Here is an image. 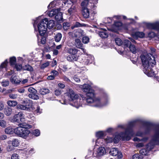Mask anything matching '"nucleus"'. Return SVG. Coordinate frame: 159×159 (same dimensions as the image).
<instances>
[{"instance_id": "f257e3e1", "label": "nucleus", "mask_w": 159, "mask_h": 159, "mask_svg": "<svg viewBox=\"0 0 159 159\" xmlns=\"http://www.w3.org/2000/svg\"><path fill=\"white\" fill-rule=\"evenodd\" d=\"M137 122H140L145 127V133L146 134H150L152 127H155L154 134L152 137L150 142L147 144L145 148L142 149L139 151L140 153L142 155H148L149 151L154 148L155 145H159V124L155 125L150 122L140 121L139 120L130 121L128 123L125 132L121 134L122 137L125 139L129 140L131 137L133 135L134 133L133 128Z\"/></svg>"}, {"instance_id": "f03ea898", "label": "nucleus", "mask_w": 159, "mask_h": 159, "mask_svg": "<svg viewBox=\"0 0 159 159\" xmlns=\"http://www.w3.org/2000/svg\"><path fill=\"white\" fill-rule=\"evenodd\" d=\"M82 91L86 93V97L83 95L81 96L82 99H80L81 102L83 101L84 104L93 107H101L106 106L109 103L108 96L106 93L103 94L101 98H95L94 91L91 86L88 84H84L82 86Z\"/></svg>"}, {"instance_id": "7ed1b4c3", "label": "nucleus", "mask_w": 159, "mask_h": 159, "mask_svg": "<svg viewBox=\"0 0 159 159\" xmlns=\"http://www.w3.org/2000/svg\"><path fill=\"white\" fill-rule=\"evenodd\" d=\"M140 58L143 67V71L148 76L152 77L155 75V73L152 68L156 65L155 57L150 53L145 55L142 54Z\"/></svg>"}, {"instance_id": "20e7f679", "label": "nucleus", "mask_w": 159, "mask_h": 159, "mask_svg": "<svg viewBox=\"0 0 159 159\" xmlns=\"http://www.w3.org/2000/svg\"><path fill=\"white\" fill-rule=\"evenodd\" d=\"M55 25L53 20L48 21V19L45 18L39 22L38 20L34 21L33 26L35 31H38L41 36H43L46 33L47 28L50 29L53 28Z\"/></svg>"}, {"instance_id": "39448f33", "label": "nucleus", "mask_w": 159, "mask_h": 159, "mask_svg": "<svg viewBox=\"0 0 159 159\" xmlns=\"http://www.w3.org/2000/svg\"><path fill=\"white\" fill-rule=\"evenodd\" d=\"M19 127L16 128L15 134L17 136L26 139L31 135V132L28 128H31L32 125H26L23 123H20Z\"/></svg>"}, {"instance_id": "423d86ee", "label": "nucleus", "mask_w": 159, "mask_h": 159, "mask_svg": "<svg viewBox=\"0 0 159 159\" xmlns=\"http://www.w3.org/2000/svg\"><path fill=\"white\" fill-rule=\"evenodd\" d=\"M66 95L70 101H74L75 105L77 106V107H76L77 108H78L80 106H82L84 104L83 101L81 102L82 101L80 100V99H82V98H79L80 96L75 93L72 89H69L66 93Z\"/></svg>"}, {"instance_id": "0eeeda50", "label": "nucleus", "mask_w": 159, "mask_h": 159, "mask_svg": "<svg viewBox=\"0 0 159 159\" xmlns=\"http://www.w3.org/2000/svg\"><path fill=\"white\" fill-rule=\"evenodd\" d=\"M21 104H19L16 107L17 109L22 110H28L32 106L33 102L28 98L25 99L21 102Z\"/></svg>"}, {"instance_id": "6e6552de", "label": "nucleus", "mask_w": 159, "mask_h": 159, "mask_svg": "<svg viewBox=\"0 0 159 159\" xmlns=\"http://www.w3.org/2000/svg\"><path fill=\"white\" fill-rule=\"evenodd\" d=\"M13 120L14 122L17 123H19L21 121H24L25 120L24 115L22 112H19L14 116Z\"/></svg>"}, {"instance_id": "1a4fd4ad", "label": "nucleus", "mask_w": 159, "mask_h": 159, "mask_svg": "<svg viewBox=\"0 0 159 159\" xmlns=\"http://www.w3.org/2000/svg\"><path fill=\"white\" fill-rule=\"evenodd\" d=\"M146 25L149 28L156 30L159 32V22H157L154 23H148Z\"/></svg>"}, {"instance_id": "9d476101", "label": "nucleus", "mask_w": 159, "mask_h": 159, "mask_svg": "<svg viewBox=\"0 0 159 159\" xmlns=\"http://www.w3.org/2000/svg\"><path fill=\"white\" fill-rule=\"evenodd\" d=\"M78 33H80L81 36H83L82 39V41L83 43L87 44L89 41V38L86 36H84V32L82 30H80L78 31Z\"/></svg>"}, {"instance_id": "9b49d317", "label": "nucleus", "mask_w": 159, "mask_h": 159, "mask_svg": "<svg viewBox=\"0 0 159 159\" xmlns=\"http://www.w3.org/2000/svg\"><path fill=\"white\" fill-rule=\"evenodd\" d=\"M86 59H85L83 62V64L84 65H88L89 64L91 63L93 60L94 57L91 55L87 56Z\"/></svg>"}, {"instance_id": "f8f14e48", "label": "nucleus", "mask_w": 159, "mask_h": 159, "mask_svg": "<svg viewBox=\"0 0 159 159\" xmlns=\"http://www.w3.org/2000/svg\"><path fill=\"white\" fill-rule=\"evenodd\" d=\"M106 150L103 147H100L99 148L97 151V156H101L103 155L106 153Z\"/></svg>"}, {"instance_id": "ddd939ff", "label": "nucleus", "mask_w": 159, "mask_h": 159, "mask_svg": "<svg viewBox=\"0 0 159 159\" xmlns=\"http://www.w3.org/2000/svg\"><path fill=\"white\" fill-rule=\"evenodd\" d=\"M16 75H13L11 76L10 80L12 84L18 85L20 84L21 81L18 79L16 80Z\"/></svg>"}, {"instance_id": "4468645a", "label": "nucleus", "mask_w": 159, "mask_h": 159, "mask_svg": "<svg viewBox=\"0 0 159 159\" xmlns=\"http://www.w3.org/2000/svg\"><path fill=\"white\" fill-rule=\"evenodd\" d=\"M81 13L83 17L85 18H88L89 17V10L88 8L81 10Z\"/></svg>"}, {"instance_id": "2eb2a0df", "label": "nucleus", "mask_w": 159, "mask_h": 159, "mask_svg": "<svg viewBox=\"0 0 159 159\" xmlns=\"http://www.w3.org/2000/svg\"><path fill=\"white\" fill-rule=\"evenodd\" d=\"M99 36L102 38H107L108 36L107 31L105 29H103L99 32Z\"/></svg>"}, {"instance_id": "dca6fc26", "label": "nucleus", "mask_w": 159, "mask_h": 159, "mask_svg": "<svg viewBox=\"0 0 159 159\" xmlns=\"http://www.w3.org/2000/svg\"><path fill=\"white\" fill-rule=\"evenodd\" d=\"M145 34L143 32H136L133 34V37L136 39L138 38H142L144 37Z\"/></svg>"}, {"instance_id": "f3484780", "label": "nucleus", "mask_w": 159, "mask_h": 159, "mask_svg": "<svg viewBox=\"0 0 159 159\" xmlns=\"http://www.w3.org/2000/svg\"><path fill=\"white\" fill-rule=\"evenodd\" d=\"M75 45L77 48L80 49H83V44L80 39H77L75 40Z\"/></svg>"}, {"instance_id": "a211bd4d", "label": "nucleus", "mask_w": 159, "mask_h": 159, "mask_svg": "<svg viewBox=\"0 0 159 159\" xmlns=\"http://www.w3.org/2000/svg\"><path fill=\"white\" fill-rule=\"evenodd\" d=\"M55 19L58 22H60L61 21H62L63 18L62 13L61 12H58L55 16Z\"/></svg>"}, {"instance_id": "6ab92c4d", "label": "nucleus", "mask_w": 159, "mask_h": 159, "mask_svg": "<svg viewBox=\"0 0 159 159\" xmlns=\"http://www.w3.org/2000/svg\"><path fill=\"white\" fill-rule=\"evenodd\" d=\"M130 45H131L130 41L128 39H125L123 42L122 46L125 49L127 48H129Z\"/></svg>"}, {"instance_id": "aec40b11", "label": "nucleus", "mask_w": 159, "mask_h": 159, "mask_svg": "<svg viewBox=\"0 0 159 159\" xmlns=\"http://www.w3.org/2000/svg\"><path fill=\"white\" fill-rule=\"evenodd\" d=\"M118 150L117 148H112L110 150L109 154L113 156H116L118 154Z\"/></svg>"}, {"instance_id": "412c9836", "label": "nucleus", "mask_w": 159, "mask_h": 159, "mask_svg": "<svg viewBox=\"0 0 159 159\" xmlns=\"http://www.w3.org/2000/svg\"><path fill=\"white\" fill-rule=\"evenodd\" d=\"M15 130L16 128L14 129L11 127H8L5 129V132L6 134H12L13 133H15Z\"/></svg>"}, {"instance_id": "4be33fe9", "label": "nucleus", "mask_w": 159, "mask_h": 159, "mask_svg": "<svg viewBox=\"0 0 159 159\" xmlns=\"http://www.w3.org/2000/svg\"><path fill=\"white\" fill-rule=\"evenodd\" d=\"M76 12V8L75 6H72L68 10V12L70 15H73Z\"/></svg>"}, {"instance_id": "5701e85b", "label": "nucleus", "mask_w": 159, "mask_h": 159, "mask_svg": "<svg viewBox=\"0 0 159 159\" xmlns=\"http://www.w3.org/2000/svg\"><path fill=\"white\" fill-rule=\"evenodd\" d=\"M78 51L77 49L74 48H70L68 49L67 50V52L70 55H76Z\"/></svg>"}, {"instance_id": "b1692460", "label": "nucleus", "mask_w": 159, "mask_h": 159, "mask_svg": "<svg viewBox=\"0 0 159 159\" xmlns=\"http://www.w3.org/2000/svg\"><path fill=\"white\" fill-rule=\"evenodd\" d=\"M78 59V57L76 55H70L67 57V61H76Z\"/></svg>"}, {"instance_id": "393cba45", "label": "nucleus", "mask_w": 159, "mask_h": 159, "mask_svg": "<svg viewBox=\"0 0 159 159\" xmlns=\"http://www.w3.org/2000/svg\"><path fill=\"white\" fill-rule=\"evenodd\" d=\"M86 25L84 24H81L78 22H76L74 25L71 26V28L72 29H73L75 28L85 27L86 26Z\"/></svg>"}, {"instance_id": "a878e982", "label": "nucleus", "mask_w": 159, "mask_h": 159, "mask_svg": "<svg viewBox=\"0 0 159 159\" xmlns=\"http://www.w3.org/2000/svg\"><path fill=\"white\" fill-rule=\"evenodd\" d=\"M50 91L48 89L42 88L39 91V93L42 95H44L49 93Z\"/></svg>"}, {"instance_id": "bb28decb", "label": "nucleus", "mask_w": 159, "mask_h": 159, "mask_svg": "<svg viewBox=\"0 0 159 159\" xmlns=\"http://www.w3.org/2000/svg\"><path fill=\"white\" fill-rule=\"evenodd\" d=\"M59 11V10L58 9H53L50 11L49 13H48V15L49 17H52L56 15Z\"/></svg>"}, {"instance_id": "cd10ccee", "label": "nucleus", "mask_w": 159, "mask_h": 159, "mask_svg": "<svg viewBox=\"0 0 159 159\" xmlns=\"http://www.w3.org/2000/svg\"><path fill=\"white\" fill-rule=\"evenodd\" d=\"M23 70L29 71H32L33 70V68L30 65L27 64L25 65L23 67Z\"/></svg>"}, {"instance_id": "c85d7f7f", "label": "nucleus", "mask_w": 159, "mask_h": 159, "mask_svg": "<svg viewBox=\"0 0 159 159\" xmlns=\"http://www.w3.org/2000/svg\"><path fill=\"white\" fill-rule=\"evenodd\" d=\"M62 35L60 33H57L54 37L55 41L57 42H58L60 41Z\"/></svg>"}, {"instance_id": "c756f323", "label": "nucleus", "mask_w": 159, "mask_h": 159, "mask_svg": "<svg viewBox=\"0 0 159 159\" xmlns=\"http://www.w3.org/2000/svg\"><path fill=\"white\" fill-rule=\"evenodd\" d=\"M29 98L35 100H37L39 98V96L34 93H30L28 95Z\"/></svg>"}, {"instance_id": "7c9ffc66", "label": "nucleus", "mask_w": 159, "mask_h": 159, "mask_svg": "<svg viewBox=\"0 0 159 159\" xmlns=\"http://www.w3.org/2000/svg\"><path fill=\"white\" fill-rule=\"evenodd\" d=\"M12 111V109L10 107H7L5 109L4 113L7 116H9L10 115Z\"/></svg>"}, {"instance_id": "2f4dec72", "label": "nucleus", "mask_w": 159, "mask_h": 159, "mask_svg": "<svg viewBox=\"0 0 159 159\" xmlns=\"http://www.w3.org/2000/svg\"><path fill=\"white\" fill-rule=\"evenodd\" d=\"M7 104L11 107H14L17 104V101L14 100H9L7 102Z\"/></svg>"}, {"instance_id": "473e14b6", "label": "nucleus", "mask_w": 159, "mask_h": 159, "mask_svg": "<svg viewBox=\"0 0 159 159\" xmlns=\"http://www.w3.org/2000/svg\"><path fill=\"white\" fill-rule=\"evenodd\" d=\"M16 62V58L15 57H12L10 58L9 63L11 66L14 65Z\"/></svg>"}, {"instance_id": "72a5a7b5", "label": "nucleus", "mask_w": 159, "mask_h": 159, "mask_svg": "<svg viewBox=\"0 0 159 159\" xmlns=\"http://www.w3.org/2000/svg\"><path fill=\"white\" fill-rule=\"evenodd\" d=\"M130 51L133 53L135 54L136 53V49L135 45L131 43L129 48Z\"/></svg>"}, {"instance_id": "f704fd0d", "label": "nucleus", "mask_w": 159, "mask_h": 159, "mask_svg": "<svg viewBox=\"0 0 159 159\" xmlns=\"http://www.w3.org/2000/svg\"><path fill=\"white\" fill-rule=\"evenodd\" d=\"M11 144L13 146L17 147L19 145V142L17 139H14L11 141Z\"/></svg>"}, {"instance_id": "c9c22d12", "label": "nucleus", "mask_w": 159, "mask_h": 159, "mask_svg": "<svg viewBox=\"0 0 159 159\" xmlns=\"http://www.w3.org/2000/svg\"><path fill=\"white\" fill-rule=\"evenodd\" d=\"M88 4V2L84 1H83L81 3V10L88 8L87 7V5Z\"/></svg>"}, {"instance_id": "e433bc0d", "label": "nucleus", "mask_w": 159, "mask_h": 159, "mask_svg": "<svg viewBox=\"0 0 159 159\" xmlns=\"http://www.w3.org/2000/svg\"><path fill=\"white\" fill-rule=\"evenodd\" d=\"M32 134L36 136H38L40 135V131L38 129L33 130L31 133Z\"/></svg>"}, {"instance_id": "4c0bfd02", "label": "nucleus", "mask_w": 159, "mask_h": 159, "mask_svg": "<svg viewBox=\"0 0 159 159\" xmlns=\"http://www.w3.org/2000/svg\"><path fill=\"white\" fill-rule=\"evenodd\" d=\"M120 139V136L119 135H116L113 139V142L115 143H118Z\"/></svg>"}, {"instance_id": "58836bf2", "label": "nucleus", "mask_w": 159, "mask_h": 159, "mask_svg": "<svg viewBox=\"0 0 159 159\" xmlns=\"http://www.w3.org/2000/svg\"><path fill=\"white\" fill-rule=\"evenodd\" d=\"M96 136L98 138H102L104 136V134L102 131H100L97 132L96 133Z\"/></svg>"}, {"instance_id": "ea45409f", "label": "nucleus", "mask_w": 159, "mask_h": 159, "mask_svg": "<svg viewBox=\"0 0 159 159\" xmlns=\"http://www.w3.org/2000/svg\"><path fill=\"white\" fill-rule=\"evenodd\" d=\"M143 157L139 154H136L132 157V159H142Z\"/></svg>"}, {"instance_id": "a19ab883", "label": "nucleus", "mask_w": 159, "mask_h": 159, "mask_svg": "<svg viewBox=\"0 0 159 159\" xmlns=\"http://www.w3.org/2000/svg\"><path fill=\"white\" fill-rule=\"evenodd\" d=\"M70 26V24L68 22H64L63 24V27L65 30H67L69 28Z\"/></svg>"}, {"instance_id": "79ce46f5", "label": "nucleus", "mask_w": 159, "mask_h": 159, "mask_svg": "<svg viewBox=\"0 0 159 159\" xmlns=\"http://www.w3.org/2000/svg\"><path fill=\"white\" fill-rule=\"evenodd\" d=\"M15 65V68L17 71H20L23 69V67L21 64H16Z\"/></svg>"}, {"instance_id": "37998d69", "label": "nucleus", "mask_w": 159, "mask_h": 159, "mask_svg": "<svg viewBox=\"0 0 159 159\" xmlns=\"http://www.w3.org/2000/svg\"><path fill=\"white\" fill-rule=\"evenodd\" d=\"M116 44L118 46H122L123 42L119 38H117L115 39Z\"/></svg>"}, {"instance_id": "c03bdc74", "label": "nucleus", "mask_w": 159, "mask_h": 159, "mask_svg": "<svg viewBox=\"0 0 159 159\" xmlns=\"http://www.w3.org/2000/svg\"><path fill=\"white\" fill-rule=\"evenodd\" d=\"M9 83L8 80H3L1 84L3 87H6L9 85Z\"/></svg>"}, {"instance_id": "a18cd8bd", "label": "nucleus", "mask_w": 159, "mask_h": 159, "mask_svg": "<svg viewBox=\"0 0 159 159\" xmlns=\"http://www.w3.org/2000/svg\"><path fill=\"white\" fill-rule=\"evenodd\" d=\"M7 59H6L3 62L1 65L0 67L1 68H4L6 67L8 63Z\"/></svg>"}, {"instance_id": "49530a36", "label": "nucleus", "mask_w": 159, "mask_h": 159, "mask_svg": "<svg viewBox=\"0 0 159 159\" xmlns=\"http://www.w3.org/2000/svg\"><path fill=\"white\" fill-rule=\"evenodd\" d=\"M49 62H46L40 66V68L42 69H43L47 67L49 65Z\"/></svg>"}, {"instance_id": "de8ad7c7", "label": "nucleus", "mask_w": 159, "mask_h": 159, "mask_svg": "<svg viewBox=\"0 0 159 159\" xmlns=\"http://www.w3.org/2000/svg\"><path fill=\"white\" fill-rule=\"evenodd\" d=\"M28 91L29 92L32 93H37V90L32 87L29 88L28 89Z\"/></svg>"}, {"instance_id": "09e8293b", "label": "nucleus", "mask_w": 159, "mask_h": 159, "mask_svg": "<svg viewBox=\"0 0 159 159\" xmlns=\"http://www.w3.org/2000/svg\"><path fill=\"white\" fill-rule=\"evenodd\" d=\"M39 35L41 37V43L42 44H44L46 43V39L45 37H44V35L43 36H41L39 34Z\"/></svg>"}, {"instance_id": "8fccbe9b", "label": "nucleus", "mask_w": 159, "mask_h": 159, "mask_svg": "<svg viewBox=\"0 0 159 159\" xmlns=\"http://www.w3.org/2000/svg\"><path fill=\"white\" fill-rule=\"evenodd\" d=\"M9 97L10 98L14 99L17 98V94L11 93L9 95Z\"/></svg>"}, {"instance_id": "3c124183", "label": "nucleus", "mask_w": 159, "mask_h": 159, "mask_svg": "<svg viewBox=\"0 0 159 159\" xmlns=\"http://www.w3.org/2000/svg\"><path fill=\"white\" fill-rule=\"evenodd\" d=\"M56 1L55 0L51 2L48 7V8H50L54 7L56 4Z\"/></svg>"}, {"instance_id": "603ef678", "label": "nucleus", "mask_w": 159, "mask_h": 159, "mask_svg": "<svg viewBox=\"0 0 159 159\" xmlns=\"http://www.w3.org/2000/svg\"><path fill=\"white\" fill-rule=\"evenodd\" d=\"M6 121L4 120H0V126L2 127H6Z\"/></svg>"}, {"instance_id": "864d4df0", "label": "nucleus", "mask_w": 159, "mask_h": 159, "mask_svg": "<svg viewBox=\"0 0 159 159\" xmlns=\"http://www.w3.org/2000/svg\"><path fill=\"white\" fill-rule=\"evenodd\" d=\"M156 34L153 32H150L148 34V36L151 38H153L156 36Z\"/></svg>"}, {"instance_id": "5fc2aeb1", "label": "nucleus", "mask_w": 159, "mask_h": 159, "mask_svg": "<svg viewBox=\"0 0 159 159\" xmlns=\"http://www.w3.org/2000/svg\"><path fill=\"white\" fill-rule=\"evenodd\" d=\"M11 159H19V157L18 155L16 153H13L11 157Z\"/></svg>"}, {"instance_id": "6e6d98bb", "label": "nucleus", "mask_w": 159, "mask_h": 159, "mask_svg": "<svg viewBox=\"0 0 159 159\" xmlns=\"http://www.w3.org/2000/svg\"><path fill=\"white\" fill-rule=\"evenodd\" d=\"M62 93L61 90L57 89L55 90V95L57 96H58L60 95Z\"/></svg>"}, {"instance_id": "4d7b16f0", "label": "nucleus", "mask_w": 159, "mask_h": 159, "mask_svg": "<svg viewBox=\"0 0 159 159\" xmlns=\"http://www.w3.org/2000/svg\"><path fill=\"white\" fill-rule=\"evenodd\" d=\"M115 26L117 27H119L122 25V23L119 21L115 22L114 24Z\"/></svg>"}, {"instance_id": "13d9d810", "label": "nucleus", "mask_w": 159, "mask_h": 159, "mask_svg": "<svg viewBox=\"0 0 159 159\" xmlns=\"http://www.w3.org/2000/svg\"><path fill=\"white\" fill-rule=\"evenodd\" d=\"M73 79L75 81L77 82H80V78L77 76L75 75L73 77Z\"/></svg>"}, {"instance_id": "bf43d9fd", "label": "nucleus", "mask_w": 159, "mask_h": 159, "mask_svg": "<svg viewBox=\"0 0 159 159\" xmlns=\"http://www.w3.org/2000/svg\"><path fill=\"white\" fill-rule=\"evenodd\" d=\"M63 79L65 81H66L67 82H70V80L65 76H64L63 77Z\"/></svg>"}, {"instance_id": "052dcab7", "label": "nucleus", "mask_w": 159, "mask_h": 159, "mask_svg": "<svg viewBox=\"0 0 159 159\" xmlns=\"http://www.w3.org/2000/svg\"><path fill=\"white\" fill-rule=\"evenodd\" d=\"M117 155V158L118 159H121L123 157L122 154L119 151H118V154Z\"/></svg>"}, {"instance_id": "680f3d73", "label": "nucleus", "mask_w": 159, "mask_h": 159, "mask_svg": "<svg viewBox=\"0 0 159 159\" xmlns=\"http://www.w3.org/2000/svg\"><path fill=\"white\" fill-rule=\"evenodd\" d=\"M13 149V147L11 146H8L7 148V151L8 152L11 151Z\"/></svg>"}, {"instance_id": "e2e57ef3", "label": "nucleus", "mask_w": 159, "mask_h": 159, "mask_svg": "<svg viewBox=\"0 0 159 159\" xmlns=\"http://www.w3.org/2000/svg\"><path fill=\"white\" fill-rule=\"evenodd\" d=\"M144 146V144L143 143H139L137 144L136 146V147L138 148H140Z\"/></svg>"}, {"instance_id": "0e129e2a", "label": "nucleus", "mask_w": 159, "mask_h": 159, "mask_svg": "<svg viewBox=\"0 0 159 159\" xmlns=\"http://www.w3.org/2000/svg\"><path fill=\"white\" fill-rule=\"evenodd\" d=\"M58 86L61 89H63L65 87V84L62 83H59L58 84Z\"/></svg>"}, {"instance_id": "69168bd1", "label": "nucleus", "mask_w": 159, "mask_h": 159, "mask_svg": "<svg viewBox=\"0 0 159 159\" xmlns=\"http://www.w3.org/2000/svg\"><path fill=\"white\" fill-rule=\"evenodd\" d=\"M107 140L108 143H111L113 142V138L107 137Z\"/></svg>"}, {"instance_id": "338daca9", "label": "nucleus", "mask_w": 159, "mask_h": 159, "mask_svg": "<svg viewBox=\"0 0 159 159\" xmlns=\"http://www.w3.org/2000/svg\"><path fill=\"white\" fill-rule=\"evenodd\" d=\"M52 73L53 75H54L53 76H56L57 75H58V71L56 70H53L52 71Z\"/></svg>"}, {"instance_id": "774afa93", "label": "nucleus", "mask_w": 159, "mask_h": 159, "mask_svg": "<svg viewBox=\"0 0 159 159\" xmlns=\"http://www.w3.org/2000/svg\"><path fill=\"white\" fill-rule=\"evenodd\" d=\"M129 41H130V42H131V43H132V44H133V43H136V41L132 38H129Z\"/></svg>"}]
</instances>
